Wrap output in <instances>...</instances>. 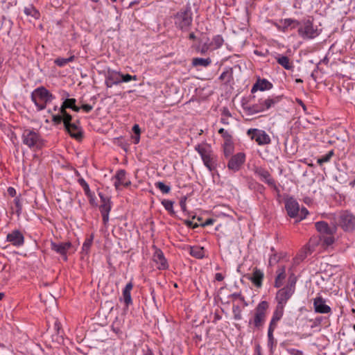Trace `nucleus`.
<instances>
[{"label":"nucleus","instance_id":"f257e3e1","mask_svg":"<svg viewBox=\"0 0 355 355\" xmlns=\"http://www.w3.org/2000/svg\"><path fill=\"white\" fill-rule=\"evenodd\" d=\"M21 140L24 145L33 150H40L44 146V140L33 128H25L22 132Z\"/></svg>","mask_w":355,"mask_h":355},{"label":"nucleus","instance_id":"f03ea898","mask_svg":"<svg viewBox=\"0 0 355 355\" xmlns=\"http://www.w3.org/2000/svg\"><path fill=\"white\" fill-rule=\"evenodd\" d=\"M269 304L267 301L259 302L254 310L252 316L249 320L248 325L256 329H261L266 322Z\"/></svg>","mask_w":355,"mask_h":355},{"label":"nucleus","instance_id":"7ed1b4c3","mask_svg":"<svg viewBox=\"0 0 355 355\" xmlns=\"http://www.w3.org/2000/svg\"><path fill=\"white\" fill-rule=\"evenodd\" d=\"M54 98L55 96L43 86L36 88L31 93V100L38 111L44 110L47 103L51 102Z\"/></svg>","mask_w":355,"mask_h":355},{"label":"nucleus","instance_id":"20e7f679","mask_svg":"<svg viewBox=\"0 0 355 355\" xmlns=\"http://www.w3.org/2000/svg\"><path fill=\"white\" fill-rule=\"evenodd\" d=\"M298 35L304 40H311L320 34V30L313 25L310 17L300 21L297 29Z\"/></svg>","mask_w":355,"mask_h":355},{"label":"nucleus","instance_id":"39448f33","mask_svg":"<svg viewBox=\"0 0 355 355\" xmlns=\"http://www.w3.org/2000/svg\"><path fill=\"white\" fill-rule=\"evenodd\" d=\"M195 150L199 153L204 165L209 171H214L216 167V156L213 153L211 148L206 144H198Z\"/></svg>","mask_w":355,"mask_h":355},{"label":"nucleus","instance_id":"423d86ee","mask_svg":"<svg viewBox=\"0 0 355 355\" xmlns=\"http://www.w3.org/2000/svg\"><path fill=\"white\" fill-rule=\"evenodd\" d=\"M334 220L345 232H352L355 230V216L347 210L339 212Z\"/></svg>","mask_w":355,"mask_h":355},{"label":"nucleus","instance_id":"0eeeda50","mask_svg":"<svg viewBox=\"0 0 355 355\" xmlns=\"http://www.w3.org/2000/svg\"><path fill=\"white\" fill-rule=\"evenodd\" d=\"M192 12L190 7L181 9L174 16V23L177 28L186 31L192 23Z\"/></svg>","mask_w":355,"mask_h":355},{"label":"nucleus","instance_id":"6e6552de","mask_svg":"<svg viewBox=\"0 0 355 355\" xmlns=\"http://www.w3.org/2000/svg\"><path fill=\"white\" fill-rule=\"evenodd\" d=\"M280 101V97H269L266 99H261L259 103L249 107L248 110L251 114H257L263 112L275 106Z\"/></svg>","mask_w":355,"mask_h":355},{"label":"nucleus","instance_id":"1a4fd4ad","mask_svg":"<svg viewBox=\"0 0 355 355\" xmlns=\"http://www.w3.org/2000/svg\"><path fill=\"white\" fill-rule=\"evenodd\" d=\"M247 135L259 146L267 145L271 142L270 136L263 130L250 128L247 131Z\"/></svg>","mask_w":355,"mask_h":355},{"label":"nucleus","instance_id":"9d476101","mask_svg":"<svg viewBox=\"0 0 355 355\" xmlns=\"http://www.w3.org/2000/svg\"><path fill=\"white\" fill-rule=\"evenodd\" d=\"M245 157V154L242 152L231 156L227 163L228 169L234 173L239 171L244 164Z\"/></svg>","mask_w":355,"mask_h":355},{"label":"nucleus","instance_id":"9b49d317","mask_svg":"<svg viewBox=\"0 0 355 355\" xmlns=\"http://www.w3.org/2000/svg\"><path fill=\"white\" fill-rule=\"evenodd\" d=\"M98 196L102 202L100 206V211L101 213L103 221L104 224H106L109 220V214L112 209V202L110 198L104 196L101 193H99Z\"/></svg>","mask_w":355,"mask_h":355},{"label":"nucleus","instance_id":"f8f14e48","mask_svg":"<svg viewBox=\"0 0 355 355\" xmlns=\"http://www.w3.org/2000/svg\"><path fill=\"white\" fill-rule=\"evenodd\" d=\"M72 119L67 120V117L64 119V128L69 132L70 136L77 140H80L83 138V132L80 127L75 123H71Z\"/></svg>","mask_w":355,"mask_h":355},{"label":"nucleus","instance_id":"ddd939ff","mask_svg":"<svg viewBox=\"0 0 355 355\" xmlns=\"http://www.w3.org/2000/svg\"><path fill=\"white\" fill-rule=\"evenodd\" d=\"M294 293L292 288H282L278 291L276 295V300L279 306L285 307L288 300L291 297Z\"/></svg>","mask_w":355,"mask_h":355},{"label":"nucleus","instance_id":"4468645a","mask_svg":"<svg viewBox=\"0 0 355 355\" xmlns=\"http://www.w3.org/2000/svg\"><path fill=\"white\" fill-rule=\"evenodd\" d=\"M155 252L153 255V260L156 264V267L159 270H166L168 268V262L164 255L162 251L154 246Z\"/></svg>","mask_w":355,"mask_h":355},{"label":"nucleus","instance_id":"2eb2a0df","mask_svg":"<svg viewBox=\"0 0 355 355\" xmlns=\"http://www.w3.org/2000/svg\"><path fill=\"white\" fill-rule=\"evenodd\" d=\"M285 208L288 215L291 218H296L300 213V206L298 202L293 198L287 199L285 202Z\"/></svg>","mask_w":355,"mask_h":355},{"label":"nucleus","instance_id":"dca6fc26","mask_svg":"<svg viewBox=\"0 0 355 355\" xmlns=\"http://www.w3.org/2000/svg\"><path fill=\"white\" fill-rule=\"evenodd\" d=\"M51 249L58 254L63 257L64 261L67 260V252L71 248V243L70 242L54 243L51 244Z\"/></svg>","mask_w":355,"mask_h":355},{"label":"nucleus","instance_id":"f3484780","mask_svg":"<svg viewBox=\"0 0 355 355\" xmlns=\"http://www.w3.org/2000/svg\"><path fill=\"white\" fill-rule=\"evenodd\" d=\"M6 240L17 247L21 246L24 243V237L21 232L17 230L9 233L6 236Z\"/></svg>","mask_w":355,"mask_h":355},{"label":"nucleus","instance_id":"a211bd4d","mask_svg":"<svg viewBox=\"0 0 355 355\" xmlns=\"http://www.w3.org/2000/svg\"><path fill=\"white\" fill-rule=\"evenodd\" d=\"M313 307L316 313H329L331 312L330 306L325 304V300L320 296L313 300Z\"/></svg>","mask_w":355,"mask_h":355},{"label":"nucleus","instance_id":"6ab92c4d","mask_svg":"<svg viewBox=\"0 0 355 355\" xmlns=\"http://www.w3.org/2000/svg\"><path fill=\"white\" fill-rule=\"evenodd\" d=\"M284 312V307L277 305L273 311L268 328L276 329L278 322L282 319Z\"/></svg>","mask_w":355,"mask_h":355},{"label":"nucleus","instance_id":"aec40b11","mask_svg":"<svg viewBox=\"0 0 355 355\" xmlns=\"http://www.w3.org/2000/svg\"><path fill=\"white\" fill-rule=\"evenodd\" d=\"M316 230L322 234H334L336 232V226L330 227L327 223L324 221H319L315 224Z\"/></svg>","mask_w":355,"mask_h":355},{"label":"nucleus","instance_id":"412c9836","mask_svg":"<svg viewBox=\"0 0 355 355\" xmlns=\"http://www.w3.org/2000/svg\"><path fill=\"white\" fill-rule=\"evenodd\" d=\"M254 173L261 178L262 181H264L268 185H275L274 180L272 178L269 172L266 169L263 168H256L254 170Z\"/></svg>","mask_w":355,"mask_h":355},{"label":"nucleus","instance_id":"4be33fe9","mask_svg":"<svg viewBox=\"0 0 355 355\" xmlns=\"http://www.w3.org/2000/svg\"><path fill=\"white\" fill-rule=\"evenodd\" d=\"M76 100L75 98H67L66 99L62 104L59 112L64 115V116L67 117V121L72 119V116L71 114H69L67 111V108H72L73 106H74V104L76 103Z\"/></svg>","mask_w":355,"mask_h":355},{"label":"nucleus","instance_id":"5701e85b","mask_svg":"<svg viewBox=\"0 0 355 355\" xmlns=\"http://www.w3.org/2000/svg\"><path fill=\"white\" fill-rule=\"evenodd\" d=\"M272 87V84L266 79H259L252 86L251 92L254 93L257 90L264 91L270 89Z\"/></svg>","mask_w":355,"mask_h":355},{"label":"nucleus","instance_id":"b1692460","mask_svg":"<svg viewBox=\"0 0 355 355\" xmlns=\"http://www.w3.org/2000/svg\"><path fill=\"white\" fill-rule=\"evenodd\" d=\"M263 272L257 268L253 270L252 276L249 277V279L254 284L257 288H260L262 286V281L263 279Z\"/></svg>","mask_w":355,"mask_h":355},{"label":"nucleus","instance_id":"393cba45","mask_svg":"<svg viewBox=\"0 0 355 355\" xmlns=\"http://www.w3.org/2000/svg\"><path fill=\"white\" fill-rule=\"evenodd\" d=\"M132 287L133 284L132 282H129L126 284L124 289L123 290L122 297L126 307H128L130 304H132V300L130 294Z\"/></svg>","mask_w":355,"mask_h":355},{"label":"nucleus","instance_id":"a878e982","mask_svg":"<svg viewBox=\"0 0 355 355\" xmlns=\"http://www.w3.org/2000/svg\"><path fill=\"white\" fill-rule=\"evenodd\" d=\"M275 58L277 62L285 69L292 70L293 69L294 66L287 56L278 54Z\"/></svg>","mask_w":355,"mask_h":355},{"label":"nucleus","instance_id":"bb28decb","mask_svg":"<svg viewBox=\"0 0 355 355\" xmlns=\"http://www.w3.org/2000/svg\"><path fill=\"white\" fill-rule=\"evenodd\" d=\"M120 73H109L106 77L105 80V85L107 87H112L114 85H118L121 83V78L119 77Z\"/></svg>","mask_w":355,"mask_h":355},{"label":"nucleus","instance_id":"cd10ccee","mask_svg":"<svg viewBox=\"0 0 355 355\" xmlns=\"http://www.w3.org/2000/svg\"><path fill=\"white\" fill-rule=\"evenodd\" d=\"M277 277L275 281V286L279 288L283 284V281L286 278V269L284 266L279 268L277 271Z\"/></svg>","mask_w":355,"mask_h":355},{"label":"nucleus","instance_id":"c85d7f7f","mask_svg":"<svg viewBox=\"0 0 355 355\" xmlns=\"http://www.w3.org/2000/svg\"><path fill=\"white\" fill-rule=\"evenodd\" d=\"M281 22L282 24V30L283 31H286L288 28H291V29L297 27L298 28L300 24V21L291 18L284 19V20H282Z\"/></svg>","mask_w":355,"mask_h":355},{"label":"nucleus","instance_id":"c756f323","mask_svg":"<svg viewBox=\"0 0 355 355\" xmlns=\"http://www.w3.org/2000/svg\"><path fill=\"white\" fill-rule=\"evenodd\" d=\"M211 64V60L210 58H193L192 59L193 67H207Z\"/></svg>","mask_w":355,"mask_h":355},{"label":"nucleus","instance_id":"7c9ffc66","mask_svg":"<svg viewBox=\"0 0 355 355\" xmlns=\"http://www.w3.org/2000/svg\"><path fill=\"white\" fill-rule=\"evenodd\" d=\"M334 241L335 239L334 237V234H326L321 235L320 237V243L322 246L324 247H329L331 245L334 243Z\"/></svg>","mask_w":355,"mask_h":355},{"label":"nucleus","instance_id":"2f4dec72","mask_svg":"<svg viewBox=\"0 0 355 355\" xmlns=\"http://www.w3.org/2000/svg\"><path fill=\"white\" fill-rule=\"evenodd\" d=\"M114 178L116 179L114 187L116 189H119V187L121 186V184L124 183V181L125 180V171L124 170H119L117 171Z\"/></svg>","mask_w":355,"mask_h":355},{"label":"nucleus","instance_id":"473e14b6","mask_svg":"<svg viewBox=\"0 0 355 355\" xmlns=\"http://www.w3.org/2000/svg\"><path fill=\"white\" fill-rule=\"evenodd\" d=\"M275 329L268 328V347L270 349L271 353L273 352V349L276 345V341L273 336V332Z\"/></svg>","mask_w":355,"mask_h":355},{"label":"nucleus","instance_id":"72a5a7b5","mask_svg":"<svg viewBox=\"0 0 355 355\" xmlns=\"http://www.w3.org/2000/svg\"><path fill=\"white\" fill-rule=\"evenodd\" d=\"M189 253L197 259H202L205 256L204 248L199 246L191 247Z\"/></svg>","mask_w":355,"mask_h":355},{"label":"nucleus","instance_id":"f704fd0d","mask_svg":"<svg viewBox=\"0 0 355 355\" xmlns=\"http://www.w3.org/2000/svg\"><path fill=\"white\" fill-rule=\"evenodd\" d=\"M24 13L27 16H31L35 19H37L40 17V12L31 5L24 8Z\"/></svg>","mask_w":355,"mask_h":355},{"label":"nucleus","instance_id":"c9c22d12","mask_svg":"<svg viewBox=\"0 0 355 355\" xmlns=\"http://www.w3.org/2000/svg\"><path fill=\"white\" fill-rule=\"evenodd\" d=\"M232 75L233 73L232 69H227L220 75L219 79L226 83H228L232 79Z\"/></svg>","mask_w":355,"mask_h":355},{"label":"nucleus","instance_id":"e433bc0d","mask_svg":"<svg viewBox=\"0 0 355 355\" xmlns=\"http://www.w3.org/2000/svg\"><path fill=\"white\" fill-rule=\"evenodd\" d=\"M334 153L333 150L329 151L327 154L321 156L320 158L318 159L317 162L320 166L322 165L324 163L329 162L332 156L334 155Z\"/></svg>","mask_w":355,"mask_h":355},{"label":"nucleus","instance_id":"4c0bfd02","mask_svg":"<svg viewBox=\"0 0 355 355\" xmlns=\"http://www.w3.org/2000/svg\"><path fill=\"white\" fill-rule=\"evenodd\" d=\"M78 184L82 187L85 196L89 195V193H92L89 189V184L87 183V182L82 178L80 177L78 179Z\"/></svg>","mask_w":355,"mask_h":355},{"label":"nucleus","instance_id":"58836bf2","mask_svg":"<svg viewBox=\"0 0 355 355\" xmlns=\"http://www.w3.org/2000/svg\"><path fill=\"white\" fill-rule=\"evenodd\" d=\"M94 236L93 235H91L89 238H87L83 243L82 250L85 254H87L89 251V249L92 246V241H93Z\"/></svg>","mask_w":355,"mask_h":355},{"label":"nucleus","instance_id":"ea45409f","mask_svg":"<svg viewBox=\"0 0 355 355\" xmlns=\"http://www.w3.org/2000/svg\"><path fill=\"white\" fill-rule=\"evenodd\" d=\"M162 205L164 206L166 210H167L170 214H174L175 211L173 210V202L169 200H163L162 201Z\"/></svg>","mask_w":355,"mask_h":355},{"label":"nucleus","instance_id":"a19ab883","mask_svg":"<svg viewBox=\"0 0 355 355\" xmlns=\"http://www.w3.org/2000/svg\"><path fill=\"white\" fill-rule=\"evenodd\" d=\"M156 188L159 189L163 193H168L171 191V187L166 185L162 182H157L155 184Z\"/></svg>","mask_w":355,"mask_h":355},{"label":"nucleus","instance_id":"79ce46f5","mask_svg":"<svg viewBox=\"0 0 355 355\" xmlns=\"http://www.w3.org/2000/svg\"><path fill=\"white\" fill-rule=\"evenodd\" d=\"M223 44V38L221 35H217L214 37L211 44L214 45L216 49L220 48Z\"/></svg>","mask_w":355,"mask_h":355},{"label":"nucleus","instance_id":"37998d69","mask_svg":"<svg viewBox=\"0 0 355 355\" xmlns=\"http://www.w3.org/2000/svg\"><path fill=\"white\" fill-rule=\"evenodd\" d=\"M119 77L121 78V82H125V83H128L130 80H137V76H131L130 74L124 75V74L120 73Z\"/></svg>","mask_w":355,"mask_h":355},{"label":"nucleus","instance_id":"c03bdc74","mask_svg":"<svg viewBox=\"0 0 355 355\" xmlns=\"http://www.w3.org/2000/svg\"><path fill=\"white\" fill-rule=\"evenodd\" d=\"M64 119L65 117L60 112L58 114H55L52 116V121L56 124H60L62 122H63V123L64 124Z\"/></svg>","mask_w":355,"mask_h":355},{"label":"nucleus","instance_id":"a18cd8bd","mask_svg":"<svg viewBox=\"0 0 355 355\" xmlns=\"http://www.w3.org/2000/svg\"><path fill=\"white\" fill-rule=\"evenodd\" d=\"M241 309L239 306H233V313H234V318L236 320H241Z\"/></svg>","mask_w":355,"mask_h":355},{"label":"nucleus","instance_id":"49530a36","mask_svg":"<svg viewBox=\"0 0 355 355\" xmlns=\"http://www.w3.org/2000/svg\"><path fill=\"white\" fill-rule=\"evenodd\" d=\"M208 41L209 39L207 38V41L200 47L197 48V51L201 54H205L208 51L210 46L207 42Z\"/></svg>","mask_w":355,"mask_h":355},{"label":"nucleus","instance_id":"de8ad7c7","mask_svg":"<svg viewBox=\"0 0 355 355\" xmlns=\"http://www.w3.org/2000/svg\"><path fill=\"white\" fill-rule=\"evenodd\" d=\"M233 151V148L230 144H227L224 147V155L227 158L230 157Z\"/></svg>","mask_w":355,"mask_h":355},{"label":"nucleus","instance_id":"09e8293b","mask_svg":"<svg viewBox=\"0 0 355 355\" xmlns=\"http://www.w3.org/2000/svg\"><path fill=\"white\" fill-rule=\"evenodd\" d=\"M54 63L60 67H64L67 63V60H66V58H56L55 60H54Z\"/></svg>","mask_w":355,"mask_h":355},{"label":"nucleus","instance_id":"8fccbe9b","mask_svg":"<svg viewBox=\"0 0 355 355\" xmlns=\"http://www.w3.org/2000/svg\"><path fill=\"white\" fill-rule=\"evenodd\" d=\"M218 133L221 135V136L225 139L227 141H230L231 139V135L229 132L225 130L224 128H220L218 130Z\"/></svg>","mask_w":355,"mask_h":355},{"label":"nucleus","instance_id":"3c124183","mask_svg":"<svg viewBox=\"0 0 355 355\" xmlns=\"http://www.w3.org/2000/svg\"><path fill=\"white\" fill-rule=\"evenodd\" d=\"M279 260V257L276 254L274 253L270 257L269 259V264L270 265H275L276 264Z\"/></svg>","mask_w":355,"mask_h":355},{"label":"nucleus","instance_id":"603ef678","mask_svg":"<svg viewBox=\"0 0 355 355\" xmlns=\"http://www.w3.org/2000/svg\"><path fill=\"white\" fill-rule=\"evenodd\" d=\"M295 283H296V280H295V278H292L291 277L289 278V280H288V285H286V286H284L285 288H292L293 292H295Z\"/></svg>","mask_w":355,"mask_h":355},{"label":"nucleus","instance_id":"864d4df0","mask_svg":"<svg viewBox=\"0 0 355 355\" xmlns=\"http://www.w3.org/2000/svg\"><path fill=\"white\" fill-rule=\"evenodd\" d=\"M86 196L89 198V203L92 205H96L94 193L92 192Z\"/></svg>","mask_w":355,"mask_h":355},{"label":"nucleus","instance_id":"5fc2aeb1","mask_svg":"<svg viewBox=\"0 0 355 355\" xmlns=\"http://www.w3.org/2000/svg\"><path fill=\"white\" fill-rule=\"evenodd\" d=\"M287 351L291 355H303L302 351L296 349H288Z\"/></svg>","mask_w":355,"mask_h":355},{"label":"nucleus","instance_id":"6e6d98bb","mask_svg":"<svg viewBox=\"0 0 355 355\" xmlns=\"http://www.w3.org/2000/svg\"><path fill=\"white\" fill-rule=\"evenodd\" d=\"M81 108L85 112L89 113L93 109V106L89 104H84L82 105Z\"/></svg>","mask_w":355,"mask_h":355},{"label":"nucleus","instance_id":"4d7b16f0","mask_svg":"<svg viewBox=\"0 0 355 355\" xmlns=\"http://www.w3.org/2000/svg\"><path fill=\"white\" fill-rule=\"evenodd\" d=\"M308 213V210L306 208H302L300 211V216H299V220H302Z\"/></svg>","mask_w":355,"mask_h":355},{"label":"nucleus","instance_id":"13d9d810","mask_svg":"<svg viewBox=\"0 0 355 355\" xmlns=\"http://www.w3.org/2000/svg\"><path fill=\"white\" fill-rule=\"evenodd\" d=\"M214 221H215V220L213 218H208L203 223H202L201 225L202 227L211 225L214 224Z\"/></svg>","mask_w":355,"mask_h":355},{"label":"nucleus","instance_id":"bf43d9fd","mask_svg":"<svg viewBox=\"0 0 355 355\" xmlns=\"http://www.w3.org/2000/svg\"><path fill=\"white\" fill-rule=\"evenodd\" d=\"M184 223L187 227H191L193 229H195L198 227V225L197 223L193 224L191 220H185Z\"/></svg>","mask_w":355,"mask_h":355},{"label":"nucleus","instance_id":"052dcab7","mask_svg":"<svg viewBox=\"0 0 355 355\" xmlns=\"http://www.w3.org/2000/svg\"><path fill=\"white\" fill-rule=\"evenodd\" d=\"M186 200H187V198L184 197L183 199H182L180 202V207L182 209V210L183 211H186V208H187V206H186Z\"/></svg>","mask_w":355,"mask_h":355},{"label":"nucleus","instance_id":"680f3d73","mask_svg":"<svg viewBox=\"0 0 355 355\" xmlns=\"http://www.w3.org/2000/svg\"><path fill=\"white\" fill-rule=\"evenodd\" d=\"M132 131L135 134H136L137 136H139L141 130L138 124H135L132 127Z\"/></svg>","mask_w":355,"mask_h":355},{"label":"nucleus","instance_id":"e2e57ef3","mask_svg":"<svg viewBox=\"0 0 355 355\" xmlns=\"http://www.w3.org/2000/svg\"><path fill=\"white\" fill-rule=\"evenodd\" d=\"M223 279H224V277L221 273L218 272L215 275V279L216 281L220 282V281L223 280Z\"/></svg>","mask_w":355,"mask_h":355},{"label":"nucleus","instance_id":"0e129e2a","mask_svg":"<svg viewBox=\"0 0 355 355\" xmlns=\"http://www.w3.org/2000/svg\"><path fill=\"white\" fill-rule=\"evenodd\" d=\"M222 114L226 116H230L231 114L229 111V110L226 107H224L222 112Z\"/></svg>","mask_w":355,"mask_h":355},{"label":"nucleus","instance_id":"69168bd1","mask_svg":"<svg viewBox=\"0 0 355 355\" xmlns=\"http://www.w3.org/2000/svg\"><path fill=\"white\" fill-rule=\"evenodd\" d=\"M233 296H234V297H238L241 301H243V302H244V301H245V298H244V297H243V296H242V295H241V294H239V293H234V294H233Z\"/></svg>","mask_w":355,"mask_h":355},{"label":"nucleus","instance_id":"338daca9","mask_svg":"<svg viewBox=\"0 0 355 355\" xmlns=\"http://www.w3.org/2000/svg\"><path fill=\"white\" fill-rule=\"evenodd\" d=\"M74 59H75V56L74 55H71L69 58H66L67 63L68 64L69 62H73L74 60Z\"/></svg>","mask_w":355,"mask_h":355},{"label":"nucleus","instance_id":"774afa93","mask_svg":"<svg viewBox=\"0 0 355 355\" xmlns=\"http://www.w3.org/2000/svg\"><path fill=\"white\" fill-rule=\"evenodd\" d=\"M144 355H154V354L151 349H148Z\"/></svg>","mask_w":355,"mask_h":355}]
</instances>
